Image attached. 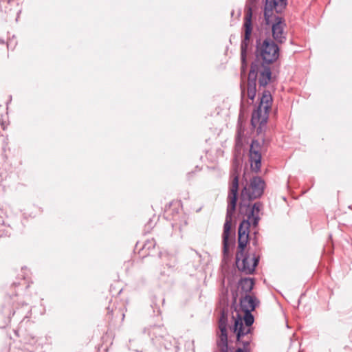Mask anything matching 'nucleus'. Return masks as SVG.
I'll return each mask as SVG.
<instances>
[{"mask_svg": "<svg viewBox=\"0 0 352 352\" xmlns=\"http://www.w3.org/2000/svg\"><path fill=\"white\" fill-rule=\"evenodd\" d=\"M250 162L252 170L258 172L261 166V155L260 153V144L256 140H253L250 145Z\"/></svg>", "mask_w": 352, "mask_h": 352, "instance_id": "f8f14e48", "label": "nucleus"}, {"mask_svg": "<svg viewBox=\"0 0 352 352\" xmlns=\"http://www.w3.org/2000/svg\"><path fill=\"white\" fill-rule=\"evenodd\" d=\"M251 1H252V3L255 1V0H250Z\"/></svg>", "mask_w": 352, "mask_h": 352, "instance_id": "6ab92c4d", "label": "nucleus"}, {"mask_svg": "<svg viewBox=\"0 0 352 352\" xmlns=\"http://www.w3.org/2000/svg\"><path fill=\"white\" fill-rule=\"evenodd\" d=\"M254 70L252 72H249L247 90L245 91V89L241 88L242 100H244L245 96L247 94L248 98L253 101L256 93V82L254 81Z\"/></svg>", "mask_w": 352, "mask_h": 352, "instance_id": "4468645a", "label": "nucleus"}, {"mask_svg": "<svg viewBox=\"0 0 352 352\" xmlns=\"http://www.w3.org/2000/svg\"><path fill=\"white\" fill-rule=\"evenodd\" d=\"M261 204L259 202L255 203L251 209H244L243 214L248 217V219L243 220L239 227V246L238 248L242 250H245L249 239V229L251 224L256 226L259 221V212Z\"/></svg>", "mask_w": 352, "mask_h": 352, "instance_id": "f03ea898", "label": "nucleus"}, {"mask_svg": "<svg viewBox=\"0 0 352 352\" xmlns=\"http://www.w3.org/2000/svg\"><path fill=\"white\" fill-rule=\"evenodd\" d=\"M252 10L250 7L248 8L245 18H244V38L241 41V73L242 74L245 72V69L247 65L246 56L247 50L250 44V40L252 32Z\"/></svg>", "mask_w": 352, "mask_h": 352, "instance_id": "423d86ee", "label": "nucleus"}, {"mask_svg": "<svg viewBox=\"0 0 352 352\" xmlns=\"http://www.w3.org/2000/svg\"><path fill=\"white\" fill-rule=\"evenodd\" d=\"M253 286V280L250 278H243L239 282V287L245 294L250 292L252 289Z\"/></svg>", "mask_w": 352, "mask_h": 352, "instance_id": "dca6fc26", "label": "nucleus"}, {"mask_svg": "<svg viewBox=\"0 0 352 352\" xmlns=\"http://www.w3.org/2000/svg\"><path fill=\"white\" fill-rule=\"evenodd\" d=\"M258 303L257 299L250 295H245L240 300L241 308L243 312H252Z\"/></svg>", "mask_w": 352, "mask_h": 352, "instance_id": "2eb2a0df", "label": "nucleus"}, {"mask_svg": "<svg viewBox=\"0 0 352 352\" xmlns=\"http://www.w3.org/2000/svg\"><path fill=\"white\" fill-rule=\"evenodd\" d=\"M258 263V258L254 254L245 255L244 250L239 249L236 256V265L239 270L246 274L254 272Z\"/></svg>", "mask_w": 352, "mask_h": 352, "instance_id": "6e6552de", "label": "nucleus"}, {"mask_svg": "<svg viewBox=\"0 0 352 352\" xmlns=\"http://www.w3.org/2000/svg\"><path fill=\"white\" fill-rule=\"evenodd\" d=\"M243 343L244 350L247 351L248 347L249 346V341H244V342H243Z\"/></svg>", "mask_w": 352, "mask_h": 352, "instance_id": "f3484780", "label": "nucleus"}, {"mask_svg": "<svg viewBox=\"0 0 352 352\" xmlns=\"http://www.w3.org/2000/svg\"><path fill=\"white\" fill-rule=\"evenodd\" d=\"M265 183L261 177H255L248 187L245 186L241 194V202L239 204L240 213H243L244 209H251L250 201L261 196L263 192Z\"/></svg>", "mask_w": 352, "mask_h": 352, "instance_id": "7ed1b4c3", "label": "nucleus"}, {"mask_svg": "<svg viewBox=\"0 0 352 352\" xmlns=\"http://www.w3.org/2000/svg\"><path fill=\"white\" fill-rule=\"evenodd\" d=\"M272 103V98L270 92L264 91L260 99L259 105L252 115L251 124L254 128L261 129V126L267 122Z\"/></svg>", "mask_w": 352, "mask_h": 352, "instance_id": "20e7f679", "label": "nucleus"}, {"mask_svg": "<svg viewBox=\"0 0 352 352\" xmlns=\"http://www.w3.org/2000/svg\"><path fill=\"white\" fill-rule=\"evenodd\" d=\"M234 324L232 327L234 333L236 335L238 341L241 338L250 333L251 331V325L254 322V317L251 312H243V316H241L239 313L236 316H233Z\"/></svg>", "mask_w": 352, "mask_h": 352, "instance_id": "0eeeda50", "label": "nucleus"}, {"mask_svg": "<svg viewBox=\"0 0 352 352\" xmlns=\"http://www.w3.org/2000/svg\"><path fill=\"white\" fill-rule=\"evenodd\" d=\"M236 161L234 162V172L232 173V180L230 187V192L228 197V208L226 217V221L223 226V254H228L230 241L229 236L230 234V229L232 226V217L234 215L236 201L237 193L239 188V173L238 166Z\"/></svg>", "mask_w": 352, "mask_h": 352, "instance_id": "f257e3e1", "label": "nucleus"}, {"mask_svg": "<svg viewBox=\"0 0 352 352\" xmlns=\"http://www.w3.org/2000/svg\"><path fill=\"white\" fill-rule=\"evenodd\" d=\"M272 32L273 38L279 43H283L286 41V32L285 31V28L286 26L285 21L278 16H276L274 19V22L272 23Z\"/></svg>", "mask_w": 352, "mask_h": 352, "instance_id": "9b49d317", "label": "nucleus"}, {"mask_svg": "<svg viewBox=\"0 0 352 352\" xmlns=\"http://www.w3.org/2000/svg\"><path fill=\"white\" fill-rule=\"evenodd\" d=\"M287 0H266L264 8L265 21L267 25L271 23L272 20L273 11L281 12L287 6Z\"/></svg>", "mask_w": 352, "mask_h": 352, "instance_id": "9d476101", "label": "nucleus"}, {"mask_svg": "<svg viewBox=\"0 0 352 352\" xmlns=\"http://www.w3.org/2000/svg\"><path fill=\"white\" fill-rule=\"evenodd\" d=\"M226 322L227 318L224 313L222 311L221 316L219 321V329L220 334L219 336L218 345L221 348V352H227L228 351V335L226 331Z\"/></svg>", "mask_w": 352, "mask_h": 352, "instance_id": "ddd939ff", "label": "nucleus"}, {"mask_svg": "<svg viewBox=\"0 0 352 352\" xmlns=\"http://www.w3.org/2000/svg\"><path fill=\"white\" fill-rule=\"evenodd\" d=\"M254 70L255 77L254 81L256 82L258 78V83L261 87L266 86L271 80L272 72L269 67L265 66L259 63H254L251 65L250 72Z\"/></svg>", "mask_w": 352, "mask_h": 352, "instance_id": "1a4fd4ad", "label": "nucleus"}, {"mask_svg": "<svg viewBox=\"0 0 352 352\" xmlns=\"http://www.w3.org/2000/svg\"><path fill=\"white\" fill-rule=\"evenodd\" d=\"M256 56L261 58L265 63L270 64L278 58L279 48L274 42L266 38L262 43L257 41Z\"/></svg>", "mask_w": 352, "mask_h": 352, "instance_id": "39448f33", "label": "nucleus"}, {"mask_svg": "<svg viewBox=\"0 0 352 352\" xmlns=\"http://www.w3.org/2000/svg\"><path fill=\"white\" fill-rule=\"evenodd\" d=\"M236 352H243V351L241 349H238Z\"/></svg>", "mask_w": 352, "mask_h": 352, "instance_id": "a211bd4d", "label": "nucleus"}]
</instances>
